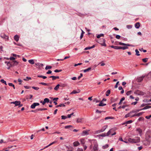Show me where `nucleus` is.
<instances>
[{
  "mask_svg": "<svg viewBox=\"0 0 151 151\" xmlns=\"http://www.w3.org/2000/svg\"><path fill=\"white\" fill-rule=\"evenodd\" d=\"M143 113L144 112H140L137 114H133V116H132L133 117L135 116H140L142 115Z\"/></svg>",
  "mask_w": 151,
  "mask_h": 151,
  "instance_id": "11",
  "label": "nucleus"
},
{
  "mask_svg": "<svg viewBox=\"0 0 151 151\" xmlns=\"http://www.w3.org/2000/svg\"><path fill=\"white\" fill-rule=\"evenodd\" d=\"M134 93L135 94L138 95L143 96L144 94V92L139 90H137L135 91H134Z\"/></svg>",
  "mask_w": 151,
  "mask_h": 151,
  "instance_id": "5",
  "label": "nucleus"
},
{
  "mask_svg": "<svg viewBox=\"0 0 151 151\" xmlns=\"http://www.w3.org/2000/svg\"><path fill=\"white\" fill-rule=\"evenodd\" d=\"M29 62L31 64H34V62L33 60H28Z\"/></svg>",
  "mask_w": 151,
  "mask_h": 151,
  "instance_id": "32",
  "label": "nucleus"
},
{
  "mask_svg": "<svg viewBox=\"0 0 151 151\" xmlns=\"http://www.w3.org/2000/svg\"><path fill=\"white\" fill-rule=\"evenodd\" d=\"M114 132V130L113 129H110L106 134V135L109 136V135L111 134L112 136L115 135L116 134V133Z\"/></svg>",
  "mask_w": 151,
  "mask_h": 151,
  "instance_id": "4",
  "label": "nucleus"
},
{
  "mask_svg": "<svg viewBox=\"0 0 151 151\" xmlns=\"http://www.w3.org/2000/svg\"><path fill=\"white\" fill-rule=\"evenodd\" d=\"M66 148L68 149V150L70 151H73V148L71 147H68L66 146Z\"/></svg>",
  "mask_w": 151,
  "mask_h": 151,
  "instance_id": "26",
  "label": "nucleus"
},
{
  "mask_svg": "<svg viewBox=\"0 0 151 151\" xmlns=\"http://www.w3.org/2000/svg\"><path fill=\"white\" fill-rule=\"evenodd\" d=\"M109 145L108 144H106L105 145H104L103 146L102 148L103 149H105L108 147Z\"/></svg>",
  "mask_w": 151,
  "mask_h": 151,
  "instance_id": "45",
  "label": "nucleus"
},
{
  "mask_svg": "<svg viewBox=\"0 0 151 151\" xmlns=\"http://www.w3.org/2000/svg\"><path fill=\"white\" fill-rule=\"evenodd\" d=\"M128 140L129 142L132 143H136L139 142V139L137 138V139H134L129 138Z\"/></svg>",
  "mask_w": 151,
  "mask_h": 151,
  "instance_id": "3",
  "label": "nucleus"
},
{
  "mask_svg": "<svg viewBox=\"0 0 151 151\" xmlns=\"http://www.w3.org/2000/svg\"><path fill=\"white\" fill-rule=\"evenodd\" d=\"M114 118L111 116H108L105 118V120H107L109 119H113Z\"/></svg>",
  "mask_w": 151,
  "mask_h": 151,
  "instance_id": "40",
  "label": "nucleus"
},
{
  "mask_svg": "<svg viewBox=\"0 0 151 151\" xmlns=\"http://www.w3.org/2000/svg\"><path fill=\"white\" fill-rule=\"evenodd\" d=\"M105 40L104 39L102 38L98 40V42L101 44L102 46H106V44L105 43Z\"/></svg>",
  "mask_w": 151,
  "mask_h": 151,
  "instance_id": "2",
  "label": "nucleus"
},
{
  "mask_svg": "<svg viewBox=\"0 0 151 151\" xmlns=\"http://www.w3.org/2000/svg\"><path fill=\"white\" fill-rule=\"evenodd\" d=\"M80 141L81 143L83 145H84L85 142V139L83 138H82L81 139Z\"/></svg>",
  "mask_w": 151,
  "mask_h": 151,
  "instance_id": "25",
  "label": "nucleus"
},
{
  "mask_svg": "<svg viewBox=\"0 0 151 151\" xmlns=\"http://www.w3.org/2000/svg\"><path fill=\"white\" fill-rule=\"evenodd\" d=\"M119 83V81H118V82H116V84L115 85V87H114L115 88H117V87H118V84Z\"/></svg>",
  "mask_w": 151,
  "mask_h": 151,
  "instance_id": "57",
  "label": "nucleus"
},
{
  "mask_svg": "<svg viewBox=\"0 0 151 151\" xmlns=\"http://www.w3.org/2000/svg\"><path fill=\"white\" fill-rule=\"evenodd\" d=\"M119 45H120L125 46L122 47V49L125 50L126 49L128 48L127 46H133L132 45H130L129 44H126L121 42H119Z\"/></svg>",
  "mask_w": 151,
  "mask_h": 151,
  "instance_id": "1",
  "label": "nucleus"
},
{
  "mask_svg": "<svg viewBox=\"0 0 151 151\" xmlns=\"http://www.w3.org/2000/svg\"><path fill=\"white\" fill-rule=\"evenodd\" d=\"M9 59L11 60H13L15 59V58L13 57H10Z\"/></svg>",
  "mask_w": 151,
  "mask_h": 151,
  "instance_id": "61",
  "label": "nucleus"
},
{
  "mask_svg": "<svg viewBox=\"0 0 151 151\" xmlns=\"http://www.w3.org/2000/svg\"><path fill=\"white\" fill-rule=\"evenodd\" d=\"M74 113H72L70 114H68L67 115V117L68 118H70L71 117V116Z\"/></svg>",
  "mask_w": 151,
  "mask_h": 151,
  "instance_id": "49",
  "label": "nucleus"
},
{
  "mask_svg": "<svg viewBox=\"0 0 151 151\" xmlns=\"http://www.w3.org/2000/svg\"><path fill=\"white\" fill-rule=\"evenodd\" d=\"M40 84L42 85L45 86H47V84L45 83L40 82L39 83Z\"/></svg>",
  "mask_w": 151,
  "mask_h": 151,
  "instance_id": "50",
  "label": "nucleus"
},
{
  "mask_svg": "<svg viewBox=\"0 0 151 151\" xmlns=\"http://www.w3.org/2000/svg\"><path fill=\"white\" fill-rule=\"evenodd\" d=\"M110 90H108L106 93V96H109V95L110 94Z\"/></svg>",
  "mask_w": 151,
  "mask_h": 151,
  "instance_id": "33",
  "label": "nucleus"
},
{
  "mask_svg": "<svg viewBox=\"0 0 151 151\" xmlns=\"http://www.w3.org/2000/svg\"><path fill=\"white\" fill-rule=\"evenodd\" d=\"M150 117H151V115L149 116H145V118L148 119H149Z\"/></svg>",
  "mask_w": 151,
  "mask_h": 151,
  "instance_id": "63",
  "label": "nucleus"
},
{
  "mask_svg": "<svg viewBox=\"0 0 151 151\" xmlns=\"http://www.w3.org/2000/svg\"><path fill=\"white\" fill-rule=\"evenodd\" d=\"M60 86V84H58L55 88L54 90L55 91H57L59 88V87Z\"/></svg>",
  "mask_w": 151,
  "mask_h": 151,
  "instance_id": "30",
  "label": "nucleus"
},
{
  "mask_svg": "<svg viewBox=\"0 0 151 151\" xmlns=\"http://www.w3.org/2000/svg\"><path fill=\"white\" fill-rule=\"evenodd\" d=\"M52 71L51 70H48V71L46 73L47 74H50L52 73Z\"/></svg>",
  "mask_w": 151,
  "mask_h": 151,
  "instance_id": "64",
  "label": "nucleus"
},
{
  "mask_svg": "<svg viewBox=\"0 0 151 151\" xmlns=\"http://www.w3.org/2000/svg\"><path fill=\"white\" fill-rule=\"evenodd\" d=\"M44 101L45 103H46L49 102L50 100L46 98L44 99Z\"/></svg>",
  "mask_w": 151,
  "mask_h": 151,
  "instance_id": "35",
  "label": "nucleus"
},
{
  "mask_svg": "<svg viewBox=\"0 0 151 151\" xmlns=\"http://www.w3.org/2000/svg\"><path fill=\"white\" fill-rule=\"evenodd\" d=\"M98 145L97 144H95L93 147V149L91 151H97L98 150Z\"/></svg>",
  "mask_w": 151,
  "mask_h": 151,
  "instance_id": "8",
  "label": "nucleus"
},
{
  "mask_svg": "<svg viewBox=\"0 0 151 151\" xmlns=\"http://www.w3.org/2000/svg\"><path fill=\"white\" fill-rule=\"evenodd\" d=\"M72 127V126L71 125H68L65 126V128L66 129L69 128L70 127Z\"/></svg>",
  "mask_w": 151,
  "mask_h": 151,
  "instance_id": "51",
  "label": "nucleus"
},
{
  "mask_svg": "<svg viewBox=\"0 0 151 151\" xmlns=\"http://www.w3.org/2000/svg\"><path fill=\"white\" fill-rule=\"evenodd\" d=\"M76 151H83V150L82 148H78Z\"/></svg>",
  "mask_w": 151,
  "mask_h": 151,
  "instance_id": "59",
  "label": "nucleus"
},
{
  "mask_svg": "<svg viewBox=\"0 0 151 151\" xmlns=\"http://www.w3.org/2000/svg\"><path fill=\"white\" fill-rule=\"evenodd\" d=\"M32 88L33 89L35 90H38L39 89V87H35V86L32 87Z\"/></svg>",
  "mask_w": 151,
  "mask_h": 151,
  "instance_id": "47",
  "label": "nucleus"
},
{
  "mask_svg": "<svg viewBox=\"0 0 151 151\" xmlns=\"http://www.w3.org/2000/svg\"><path fill=\"white\" fill-rule=\"evenodd\" d=\"M56 142V141H54V142H52V143H50V144H49L48 145L46 146L45 148L49 146H50V145H52V144H54Z\"/></svg>",
  "mask_w": 151,
  "mask_h": 151,
  "instance_id": "39",
  "label": "nucleus"
},
{
  "mask_svg": "<svg viewBox=\"0 0 151 151\" xmlns=\"http://www.w3.org/2000/svg\"><path fill=\"white\" fill-rule=\"evenodd\" d=\"M60 86L62 87H64L67 86V84L64 83H60Z\"/></svg>",
  "mask_w": 151,
  "mask_h": 151,
  "instance_id": "20",
  "label": "nucleus"
},
{
  "mask_svg": "<svg viewBox=\"0 0 151 151\" xmlns=\"http://www.w3.org/2000/svg\"><path fill=\"white\" fill-rule=\"evenodd\" d=\"M0 36L3 38L5 39H8V37L6 35L4 34H1L0 35Z\"/></svg>",
  "mask_w": 151,
  "mask_h": 151,
  "instance_id": "12",
  "label": "nucleus"
},
{
  "mask_svg": "<svg viewBox=\"0 0 151 151\" xmlns=\"http://www.w3.org/2000/svg\"><path fill=\"white\" fill-rule=\"evenodd\" d=\"M136 131L138 132L139 133L140 135H141L142 132V130L140 128H137L136 129Z\"/></svg>",
  "mask_w": 151,
  "mask_h": 151,
  "instance_id": "16",
  "label": "nucleus"
},
{
  "mask_svg": "<svg viewBox=\"0 0 151 151\" xmlns=\"http://www.w3.org/2000/svg\"><path fill=\"white\" fill-rule=\"evenodd\" d=\"M52 68V67L50 66H47L45 68V70H48V69H50Z\"/></svg>",
  "mask_w": 151,
  "mask_h": 151,
  "instance_id": "43",
  "label": "nucleus"
},
{
  "mask_svg": "<svg viewBox=\"0 0 151 151\" xmlns=\"http://www.w3.org/2000/svg\"><path fill=\"white\" fill-rule=\"evenodd\" d=\"M61 117H62V119H65L67 118V116H61Z\"/></svg>",
  "mask_w": 151,
  "mask_h": 151,
  "instance_id": "55",
  "label": "nucleus"
},
{
  "mask_svg": "<svg viewBox=\"0 0 151 151\" xmlns=\"http://www.w3.org/2000/svg\"><path fill=\"white\" fill-rule=\"evenodd\" d=\"M106 105V104H103V103L102 101H101L100 103L99 104L98 106H105Z\"/></svg>",
  "mask_w": 151,
  "mask_h": 151,
  "instance_id": "23",
  "label": "nucleus"
},
{
  "mask_svg": "<svg viewBox=\"0 0 151 151\" xmlns=\"http://www.w3.org/2000/svg\"><path fill=\"white\" fill-rule=\"evenodd\" d=\"M132 122V121L131 120H129L126 121L124 123L126 124H131Z\"/></svg>",
  "mask_w": 151,
  "mask_h": 151,
  "instance_id": "41",
  "label": "nucleus"
},
{
  "mask_svg": "<svg viewBox=\"0 0 151 151\" xmlns=\"http://www.w3.org/2000/svg\"><path fill=\"white\" fill-rule=\"evenodd\" d=\"M111 48H113L117 50L118 46H114V45H111L110 46Z\"/></svg>",
  "mask_w": 151,
  "mask_h": 151,
  "instance_id": "44",
  "label": "nucleus"
},
{
  "mask_svg": "<svg viewBox=\"0 0 151 151\" xmlns=\"http://www.w3.org/2000/svg\"><path fill=\"white\" fill-rule=\"evenodd\" d=\"M80 92V90L79 89H78L77 90H73L70 93V94H76L77 93H78Z\"/></svg>",
  "mask_w": 151,
  "mask_h": 151,
  "instance_id": "10",
  "label": "nucleus"
},
{
  "mask_svg": "<svg viewBox=\"0 0 151 151\" xmlns=\"http://www.w3.org/2000/svg\"><path fill=\"white\" fill-rule=\"evenodd\" d=\"M144 118L143 117H140L138 119V121H143L144 120Z\"/></svg>",
  "mask_w": 151,
  "mask_h": 151,
  "instance_id": "46",
  "label": "nucleus"
},
{
  "mask_svg": "<svg viewBox=\"0 0 151 151\" xmlns=\"http://www.w3.org/2000/svg\"><path fill=\"white\" fill-rule=\"evenodd\" d=\"M107 127V126L106 125L102 127V128L100 130L101 132H103L104 131Z\"/></svg>",
  "mask_w": 151,
  "mask_h": 151,
  "instance_id": "22",
  "label": "nucleus"
},
{
  "mask_svg": "<svg viewBox=\"0 0 151 151\" xmlns=\"http://www.w3.org/2000/svg\"><path fill=\"white\" fill-rule=\"evenodd\" d=\"M91 67L88 68L87 69H85L83 70V72L85 73L86 72H87L91 70Z\"/></svg>",
  "mask_w": 151,
  "mask_h": 151,
  "instance_id": "31",
  "label": "nucleus"
},
{
  "mask_svg": "<svg viewBox=\"0 0 151 151\" xmlns=\"http://www.w3.org/2000/svg\"><path fill=\"white\" fill-rule=\"evenodd\" d=\"M15 106H19L20 104V103H21V102L19 101H15Z\"/></svg>",
  "mask_w": 151,
  "mask_h": 151,
  "instance_id": "27",
  "label": "nucleus"
},
{
  "mask_svg": "<svg viewBox=\"0 0 151 151\" xmlns=\"http://www.w3.org/2000/svg\"><path fill=\"white\" fill-rule=\"evenodd\" d=\"M40 104L38 103H34L31 105L30 108L32 109H34L37 106L39 105Z\"/></svg>",
  "mask_w": 151,
  "mask_h": 151,
  "instance_id": "7",
  "label": "nucleus"
},
{
  "mask_svg": "<svg viewBox=\"0 0 151 151\" xmlns=\"http://www.w3.org/2000/svg\"><path fill=\"white\" fill-rule=\"evenodd\" d=\"M151 108V106H145L144 108L142 109V110H145Z\"/></svg>",
  "mask_w": 151,
  "mask_h": 151,
  "instance_id": "28",
  "label": "nucleus"
},
{
  "mask_svg": "<svg viewBox=\"0 0 151 151\" xmlns=\"http://www.w3.org/2000/svg\"><path fill=\"white\" fill-rule=\"evenodd\" d=\"M0 81L2 83H4L5 85H7L6 82L4 79H2Z\"/></svg>",
  "mask_w": 151,
  "mask_h": 151,
  "instance_id": "38",
  "label": "nucleus"
},
{
  "mask_svg": "<svg viewBox=\"0 0 151 151\" xmlns=\"http://www.w3.org/2000/svg\"><path fill=\"white\" fill-rule=\"evenodd\" d=\"M135 27L137 29H138L140 27V23L139 22L136 23L135 24Z\"/></svg>",
  "mask_w": 151,
  "mask_h": 151,
  "instance_id": "18",
  "label": "nucleus"
},
{
  "mask_svg": "<svg viewBox=\"0 0 151 151\" xmlns=\"http://www.w3.org/2000/svg\"><path fill=\"white\" fill-rule=\"evenodd\" d=\"M120 37H121L119 35H117L116 36V38L118 39H119L120 38Z\"/></svg>",
  "mask_w": 151,
  "mask_h": 151,
  "instance_id": "58",
  "label": "nucleus"
},
{
  "mask_svg": "<svg viewBox=\"0 0 151 151\" xmlns=\"http://www.w3.org/2000/svg\"><path fill=\"white\" fill-rule=\"evenodd\" d=\"M135 51L136 52V55L137 56L140 55L139 54V52L137 49H136L135 50Z\"/></svg>",
  "mask_w": 151,
  "mask_h": 151,
  "instance_id": "37",
  "label": "nucleus"
},
{
  "mask_svg": "<svg viewBox=\"0 0 151 151\" xmlns=\"http://www.w3.org/2000/svg\"><path fill=\"white\" fill-rule=\"evenodd\" d=\"M35 65H36L40 67H42L43 66V65L42 64H41L39 63H36Z\"/></svg>",
  "mask_w": 151,
  "mask_h": 151,
  "instance_id": "24",
  "label": "nucleus"
},
{
  "mask_svg": "<svg viewBox=\"0 0 151 151\" xmlns=\"http://www.w3.org/2000/svg\"><path fill=\"white\" fill-rule=\"evenodd\" d=\"M73 146H74L76 147V146H78L80 145V143L76 141V142H74L73 143Z\"/></svg>",
  "mask_w": 151,
  "mask_h": 151,
  "instance_id": "19",
  "label": "nucleus"
},
{
  "mask_svg": "<svg viewBox=\"0 0 151 151\" xmlns=\"http://www.w3.org/2000/svg\"><path fill=\"white\" fill-rule=\"evenodd\" d=\"M62 71V70H58V69H56V70H55L54 72H55V73H57V72H61Z\"/></svg>",
  "mask_w": 151,
  "mask_h": 151,
  "instance_id": "52",
  "label": "nucleus"
},
{
  "mask_svg": "<svg viewBox=\"0 0 151 151\" xmlns=\"http://www.w3.org/2000/svg\"><path fill=\"white\" fill-rule=\"evenodd\" d=\"M11 63H12H12H13L12 64L13 67L17 65L19 63L16 60L13 61Z\"/></svg>",
  "mask_w": 151,
  "mask_h": 151,
  "instance_id": "14",
  "label": "nucleus"
},
{
  "mask_svg": "<svg viewBox=\"0 0 151 151\" xmlns=\"http://www.w3.org/2000/svg\"><path fill=\"white\" fill-rule=\"evenodd\" d=\"M7 66H8L7 68L8 69H9L10 67H13L12 64L11 62L9 64H7Z\"/></svg>",
  "mask_w": 151,
  "mask_h": 151,
  "instance_id": "17",
  "label": "nucleus"
},
{
  "mask_svg": "<svg viewBox=\"0 0 151 151\" xmlns=\"http://www.w3.org/2000/svg\"><path fill=\"white\" fill-rule=\"evenodd\" d=\"M28 79L30 80V79H31V78L30 77H26V79H24V80L25 81H28Z\"/></svg>",
  "mask_w": 151,
  "mask_h": 151,
  "instance_id": "54",
  "label": "nucleus"
},
{
  "mask_svg": "<svg viewBox=\"0 0 151 151\" xmlns=\"http://www.w3.org/2000/svg\"><path fill=\"white\" fill-rule=\"evenodd\" d=\"M146 76V75H142V76L137 77V80L138 82H140L143 80L144 78Z\"/></svg>",
  "mask_w": 151,
  "mask_h": 151,
  "instance_id": "6",
  "label": "nucleus"
},
{
  "mask_svg": "<svg viewBox=\"0 0 151 151\" xmlns=\"http://www.w3.org/2000/svg\"><path fill=\"white\" fill-rule=\"evenodd\" d=\"M14 40L17 42L19 40V37L17 35H16L14 37Z\"/></svg>",
  "mask_w": 151,
  "mask_h": 151,
  "instance_id": "21",
  "label": "nucleus"
},
{
  "mask_svg": "<svg viewBox=\"0 0 151 151\" xmlns=\"http://www.w3.org/2000/svg\"><path fill=\"white\" fill-rule=\"evenodd\" d=\"M132 91H128L126 93V95L127 96L129 95L132 93Z\"/></svg>",
  "mask_w": 151,
  "mask_h": 151,
  "instance_id": "34",
  "label": "nucleus"
},
{
  "mask_svg": "<svg viewBox=\"0 0 151 151\" xmlns=\"http://www.w3.org/2000/svg\"><path fill=\"white\" fill-rule=\"evenodd\" d=\"M132 27V26L131 25H127V27L128 29H131Z\"/></svg>",
  "mask_w": 151,
  "mask_h": 151,
  "instance_id": "53",
  "label": "nucleus"
},
{
  "mask_svg": "<svg viewBox=\"0 0 151 151\" xmlns=\"http://www.w3.org/2000/svg\"><path fill=\"white\" fill-rule=\"evenodd\" d=\"M82 64V63H78V64H76L74 65V66H76L78 65H81Z\"/></svg>",
  "mask_w": 151,
  "mask_h": 151,
  "instance_id": "60",
  "label": "nucleus"
},
{
  "mask_svg": "<svg viewBox=\"0 0 151 151\" xmlns=\"http://www.w3.org/2000/svg\"><path fill=\"white\" fill-rule=\"evenodd\" d=\"M131 114H131V112H130L129 113L127 114H126L125 115V116H124L125 118H127L129 117H133V116H132L133 115H131Z\"/></svg>",
  "mask_w": 151,
  "mask_h": 151,
  "instance_id": "13",
  "label": "nucleus"
},
{
  "mask_svg": "<svg viewBox=\"0 0 151 151\" xmlns=\"http://www.w3.org/2000/svg\"><path fill=\"white\" fill-rule=\"evenodd\" d=\"M47 109L46 108H44V109H41V108H39L37 109V110L38 111H42L44 110H47Z\"/></svg>",
  "mask_w": 151,
  "mask_h": 151,
  "instance_id": "42",
  "label": "nucleus"
},
{
  "mask_svg": "<svg viewBox=\"0 0 151 151\" xmlns=\"http://www.w3.org/2000/svg\"><path fill=\"white\" fill-rule=\"evenodd\" d=\"M104 35L103 34H100L97 35L96 36V37L98 38H99L101 37H104Z\"/></svg>",
  "mask_w": 151,
  "mask_h": 151,
  "instance_id": "29",
  "label": "nucleus"
},
{
  "mask_svg": "<svg viewBox=\"0 0 151 151\" xmlns=\"http://www.w3.org/2000/svg\"><path fill=\"white\" fill-rule=\"evenodd\" d=\"M148 59V58H145L143 59H142V60L144 62L146 63L147 62Z\"/></svg>",
  "mask_w": 151,
  "mask_h": 151,
  "instance_id": "48",
  "label": "nucleus"
},
{
  "mask_svg": "<svg viewBox=\"0 0 151 151\" xmlns=\"http://www.w3.org/2000/svg\"><path fill=\"white\" fill-rule=\"evenodd\" d=\"M83 118L78 119L77 120V123H81V122Z\"/></svg>",
  "mask_w": 151,
  "mask_h": 151,
  "instance_id": "36",
  "label": "nucleus"
},
{
  "mask_svg": "<svg viewBox=\"0 0 151 151\" xmlns=\"http://www.w3.org/2000/svg\"><path fill=\"white\" fill-rule=\"evenodd\" d=\"M89 130H84L81 133V135L82 136H85L86 135H88V131H89Z\"/></svg>",
  "mask_w": 151,
  "mask_h": 151,
  "instance_id": "9",
  "label": "nucleus"
},
{
  "mask_svg": "<svg viewBox=\"0 0 151 151\" xmlns=\"http://www.w3.org/2000/svg\"><path fill=\"white\" fill-rule=\"evenodd\" d=\"M59 106L60 107H64L65 106V104H62L59 105Z\"/></svg>",
  "mask_w": 151,
  "mask_h": 151,
  "instance_id": "56",
  "label": "nucleus"
},
{
  "mask_svg": "<svg viewBox=\"0 0 151 151\" xmlns=\"http://www.w3.org/2000/svg\"><path fill=\"white\" fill-rule=\"evenodd\" d=\"M130 112L132 114L133 113H135L137 112L136 110H133Z\"/></svg>",
  "mask_w": 151,
  "mask_h": 151,
  "instance_id": "62",
  "label": "nucleus"
},
{
  "mask_svg": "<svg viewBox=\"0 0 151 151\" xmlns=\"http://www.w3.org/2000/svg\"><path fill=\"white\" fill-rule=\"evenodd\" d=\"M50 78H52V80H54L56 79H59V77L58 76H51L50 77Z\"/></svg>",
  "mask_w": 151,
  "mask_h": 151,
  "instance_id": "15",
  "label": "nucleus"
}]
</instances>
